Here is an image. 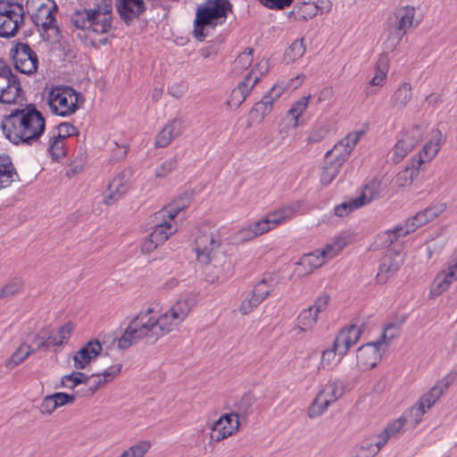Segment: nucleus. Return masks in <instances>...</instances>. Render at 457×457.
<instances>
[{
    "mask_svg": "<svg viewBox=\"0 0 457 457\" xmlns=\"http://www.w3.org/2000/svg\"><path fill=\"white\" fill-rule=\"evenodd\" d=\"M194 250L199 263L204 266L205 278L214 283L226 278L231 270V263L221 250L220 229L214 226L203 225L195 234Z\"/></svg>",
    "mask_w": 457,
    "mask_h": 457,
    "instance_id": "nucleus-1",
    "label": "nucleus"
},
{
    "mask_svg": "<svg viewBox=\"0 0 457 457\" xmlns=\"http://www.w3.org/2000/svg\"><path fill=\"white\" fill-rule=\"evenodd\" d=\"M446 210V204L442 202L436 203L418 212L413 217L408 219L404 225L396 226L392 230H387L385 234L386 241L389 244L397 241L400 237L414 232L418 228L433 220Z\"/></svg>",
    "mask_w": 457,
    "mask_h": 457,
    "instance_id": "nucleus-8",
    "label": "nucleus"
},
{
    "mask_svg": "<svg viewBox=\"0 0 457 457\" xmlns=\"http://www.w3.org/2000/svg\"><path fill=\"white\" fill-rule=\"evenodd\" d=\"M443 141V135L439 129L432 131L430 139L425 144L420 153V162L424 163L431 161L440 151Z\"/></svg>",
    "mask_w": 457,
    "mask_h": 457,
    "instance_id": "nucleus-31",
    "label": "nucleus"
},
{
    "mask_svg": "<svg viewBox=\"0 0 457 457\" xmlns=\"http://www.w3.org/2000/svg\"><path fill=\"white\" fill-rule=\"evenodd\" d=\"M56 409L57 406L52 395L45 396L39 406V410L43 414H52Z\"/></svg>",
    "mask_w": 457,
    "mask_h": 457,
    "instance_id": "nucleus-60",
    "label": "nucleus"
},
{
    "mask_svg": "<svg viewBox=\"0 0 457 457\" xmlns=\"http://www.w3.org/2000/svg\"><path fill=\"white\" fill-rule=\"evenodd\" d=\"M49 132L52 134H55V136H57L58 138H63L66 140L69 137L77 134V129L71 123L62 122L56 127H54Z\"/></svg>",
    "mask_w": 457,
    "mask_h": 457,
    "instance_id": "nucleus-52",
    "label": "nucleus"
},
{
    "mask_svg": "<svg viewBox=\"0 0 457 457\" xmlns=\"http://www.w3.org/2000/svg\"><path fill=\"white\" fill-rule=\"evenodd\" d=\"M18 177L11 158L6 154L0 155V190L11 186Z\"/></svg>",
    "mask_w": 457,
    "mask_h": 457,
    "instance_id": "nucleus-32",
    "label": "nucleus"
},
{
    "mask_svg": "<svg viewBox=\"0 0 457 457\" xmlns=\"http://www.w3.org/2000/svg\"><path fill=\"white\" fill-rule=\"evenodd\" d=\"M350 242V235L341 233L336 236L330 243H328L324 248L320 249L325 261L330 260L337 256L338 253L345 247Z\"/></svg>",
    "mask_w": 457,
    "mask_h": 457,
    "instance_id": "nucleus-33",
    "label": "nucleus"
},
{
    "mask_svg": "<svg viewBox=\"0 0 457 457\" xmlns=\"http://www.w3.org/2000/svg\"><path fill=\"white\" fill-rule=\"evenodd\" d=\"M22 287V281L20 278H14L9 281L0 292L1 298L10 297L18 293Z\"/></svg>",
    "mask_w": 457,
    "mask_h": 457,
    "instance_id": "nucleus-56",
    "label": "nucleus"
},
{
    "mask_svg": "<svg viewBox=\"0 0 457 457\" xmlns=\"http://www.w3.org/2000/svg\"><path fill=\"white\" fill-rule=\"evenodd\" d=\"M344 393V385L340 379H330L318 393L308 409V415L316 418L324 413L329 405L337 402Z\"/></svg>",
    "mask_w": 457,
    "mask_h": 457,
    "instance_id": "nucleus-12",
    "label": "nucleus"
},
{
    "mask_svg": "<svg viewBox=\"0 0 457 457\" xmlns=\"http://www.w3.org/2000/svg\"><path fill=\"white\" fill-rule=\"evenodd\" d=\"M191 202V195L186 193L177 199H175L172 203H170L168 206L163 208L160 212L157 213L162 218H168L170 220H174V218L178 215L179 212L184 210L190 204Z\"/></svg>",
    "mask_w": 457,
    "mask_h": 457,
    "instance_id": "nucleus-36",
    "label": "nucleus"
},
{
    "mask_svg": "<svg viewBox=\"0 0 457 457\" xmlns=\"http://www.w3.org/2000/svg\"><path fill=\"white\" fill-rule=\"evenodd\" d=\"M47 151L53 159H59L65 155V139L58 138L55 134L47 133Z\"/></svg>",
    "mask_w": 457,
    "mask_h": 457,
    "instance_id": "nucleus-42",
    "label": "nucleus"
},
{
    "mask_svg": "<svg viewBox=\"0 0 457 457\" xmlns=\"http://www.w3.org/2000/svg\"><path fill=\"white\" fill-rule=\"evenodd\" d=\"M412 96L411 86L410 83L403 82L398 88L394 92L391 96V104L393 107L397 109L404 108L411 101Z\"/></svg>",
    "mask_w": 457,
    "mask_h": 457,
    "instance_id": "nucleus-39",
    "label": "nucleus"
},
{
    "mask_svg": "<svg viewBox=\"0 0 457 457\" xmlns=\"http://www.w3.org/2000/svg\"><path fill=\"white\" fill-rule=\"evenodd\" d=\"M294 0H260L269 9L281 10L291 5Z\"/></svg>",
    "mask_w": 457,
    "mask_h": 457,
    "instance_id": "nucleus-61",
    "label": "nucleus"
},
{
    "mask_svg": "<svg viewBox=\"0 0 457 457\" xmlns=\"http://www.w3.org/2000/svg\"><path fill=\"white\" fill-rule=\"evenodd\" d=\"M415 8L410 5L398 9L396 12L398 22L395 32L389 37V39L393 40V47L400 43L408 29L419 25L420 21L415 20Z\"/></svg>",
    "mask_w": 457,
    "mask_h": 457,
    "instance_id": "nucleus-21",
    "label": "nucleus"
},
{
    "mask_svg": "<svg viewBox=\"0 0 457 457\" xmlns=\"http://www.w3.org/2000/svg\"><path fill=\"white\" fill-rule=\"evenodd\" d=\"M34 353L32 345L26 343L21 344V345L15 350L12 356L6 361V367L10 370L13 369L23 361H25L30 354Z\"/></svg>",
    "mask_w": 457,
    "mask_h": 457,
    "instance_id": "nucleus-41",
    "label": "nucleus"
},
{
    "mask_svg": "<svg viewBox=\"0 0 457 457\" xmlns=\"http://www.w3.org/2000/svg\"><path fill=\"white\" fill-rule=\"evenodd\" d=\"M388 440V436H386L383 432H381L379 435L374 436L371 440L365 441V447H368L369 451L374 452L375 456L378 451L387 443Z\"/></svg>",
    "mask_w": 457,
    "mask_h": 457,
    "instance_id": "nucleus-54",
    "label": "nucleus"
},
{
    "mask_svg": "<svg viewBox=\"0 0 457 457\" xmlns=\"http://www.w3.org/2000/svg\"><path fill=\"white\" fill-rule=\"evenodd\" d=\"M312 96H303L301 98H299L297 101H295L290 109L287 111V114L291 116L293 122H292V128L295 129L299 125V118L300 116L306 111L310 99Z\"/></svg>",
    "mask_w": 457,
    "mask_h": 457,
    "instance_id": "nucleus-40",
    "label": "nucleus"
},
{
    "mask_svg": "<svg viewBox=\"0 0 457 457\" xmlns=\"http://www.w3.org/2000/svg\"><path fill=\"white\" fill-rule=\"evenodd\" d=\"M325 259L320 250L303 254L301 257V265L306 266L309 270H314L325 263Z\"/></svg>",
    "mask_w": 457,
    "mask_h": 457,
    "instance_id": "nucleus-46",
    "label": "nucleus"
},
{
    "mask_svg": "<svg viewBox=\"0 0 457 457\" xmlns=\"http://www.w3.org/2000/svg\"><path fill=\"white\" fill-rule=\"evenodd\" d=\"M239 427V417L231 412L221 415L211 425L210 437L214 442H220L230 436Z\"/></svg>",
    "mask_w": 457,
    "mask_h": 457,
    "instance_id": "nucleus-22",
    "label": "nucleus"
},
{
    "mask_svg": "<svg viewBox=\"0 0 457 457\" xmlns=\"http://www.w3.org/2000/svg\"><path fill=\"white\" fill-rule=\"evenodd\" d=\"M386 352L383 345L381 346L377 341L367 343L358 348L357 366L363 371L370 370L381 361Z\"/></svg>",
    "mask_w": 457,
    "mask_h": 457,
    "instance_id": "nucleus-20",
    "label": "nucleus"
},
{
    "mask_svg": "<svg viewBox=\"0 0 457 457\" xmlns=\"http://www.w3.org/2000/svg\"><path fill=\"white\" fill-rule=\"evenodd\" d=\"M303 76L297 75L287 83L284 81L275 84L250 111V118L262 120L273 109L274 102L278 99L287 88L295 89L302 85Z\"/></svg>",
    "mask_w": 457,
    "mask_h": 457,
    "instance_id": "nucleus-11",
    "label": "nucleus"
},
{
    "mask_svg": "<svg viewBox=\"0 0 457 457\" xmlns=\"http://www.w3.org/2000/svg\"><path fill=\"white\" fill-rule=\"evenodd\" d=\"M81 94L73 87L65 85H54L46 93V104L49 112L55 116L67 118L79 110Z\"/></svg>",
    "mask_w": 457,
    "mask_h": 457,
    "instance_id": "nucleus-6",
    "label": "nucleus"
},
{
    "mask_svg": "<svg viewBox=\"0 0 457 457\" xmlns=\"http://www.w3.org/2000/svg\"><path fill=\"white\" fill-rule=\"evenodd\" d=\"M329 300V295L324 294L312 305L302 310L297 317V327L302 331L312 329L317 324L319 314L327 309Z\"/></svg>",
    "mask_w": 457,
    "mask_h": 457,
    "instance_id": "nucleus-18",
    "label": "nucleus"
},
{
    "mask_svg": "<svg viewBox=\"0 0 457 457\" xmlns=\"http://www.w3.org/2000/svg\"><path fill=\"white\" fill-rule=\"evenodd\" d=\"M52 396L55 402L57 408L62 407L67 403H71L75 400V395H70L62 392L54 393L52 395Z\"/></svg>",
    "mask_w": 457,
    "mask_h": 457,
    "instance_id": "nucleus-63",
    "label": "nucleus"
},
{
    "mask_svg": "<svg viewBox=\"0 0 457 457\" xmlns=\"http://www.w3.org/2000/svg\"><path fill=\"white\" fill-rule=\"evenodd\" d=\"M196 303L195 295H187L179 298L162 312L159 314L156 312L157 326L161 337L176 330L187 318Z\"/></svg>",
    "mask_w": 457,
    "mask_h": 457,
    "instance_id": "nucleus-7",
    "label": "nucleus"
},
{
    "mask_svg": "<svg viewBox=\"0 0 457 457\" xmlns=\"http://www.w3.org/2000/svg\"><path fill=\"white\" fill-rule=\"evenodd\" d=\"M419 423L407 409L398 419L390 422L382 432L390 439L398 436L405 429L414 428Z\"/></svg>",
    "mask_w": 457,
    "mask_h": 457,
    "instance_id": "nucleus-28",
    "label": "nucleus"
},
{
    "mask_svg": "<svg viewBox=\"0 0 457 457\" xmlns=\"http://www.w3.org/2000/svg\"><path fill=\"white\" fill-rule=\"evenodd\" d=\"M338 355V352L333 345L331 348L326 349L322 352L320 366L326 368L332 365L335 362L336 356Z\"/></svg>",
    "mask_w": 457,
    "mask_h": 457,
    "instance_id": "nucleus-59",
    "label": "nucleus"
},
{
    "mask_svg": "<svg viewBox=\"0 0 457 457\" xmlns=\"http://www.w3.org/2000/svg\"><path fill=\"white\" fill-rule=\"evenodd\" d=\"M253 61V49L246 48L242 52L233 62L234 69L237 71H244L249 68Z\"/></svg>",
    "mask_w": 457,
    "mask_h": 457,
    "instance_id": "nucleus-51",
    "label": "nucleus"
},
{
    "mask_svg": "<svg viewBox=\"0 0 457 457\" xmlns=\"http://www.w3.org/2000/svg\"><path fill=\"white\" fill-rule=\"evenodd\" d=\"M184 130L183 120L181 119H173L169 121L158 133L155 138L157 147H165L178 137Z\"/></svg>",
    "mask_w": 457,
    "mask_h": 457,
    "instance_id": "nucleus-29",
    "label": "nucleus"
},
{
    "mask_svg": "<svg viewBox=\"0 0 457 457\" xmlns=\"http://www.w3.org/2000/svg\"><path fill=\"white\" fill-rule=\"evenodd\" d=\"M230 10L231 4L228 0H206L196 11L194 21L195 37L200 41L204 40L207 36L205 29H212L222 24Z\"/></svg>",
    "mask_w": 457,
    "mask_h": 457,
    "instance_id": "nucleus-5",
    "label": "nucleus"
},
{
    "mask_svg": "<svg viewBox=\"0 0 457 457\" xmlns=\"http://www.w3.org/2000/svg\"><path fill=\"white\" fill-rule=\"evenodd\" d=\"M134 170L127 167L119 171L110 181L104 194V203L107 205L120 199L130 188L133 182Z\"/></svg>",
    "mask_w": 457,
    "mask_h": 457,
    "instance_id": "nucleus-17",
    "label": "nucleus"
},
{
    "mask_svg": "<svg viewBox=\"0 0 457 457\" xmlns=\"http://www.w3.org/2000/svg\"><path fill=\"white\" fill-rule=\"evenodd\" d=\"M102 351V345L98 340L87 342L73 356V365L77 370L85 369L90 361L95 359Z\"/></svg>",
    "mask_w": 457,
    "mask_h": 457,
    "instance_id": "nucleus-27",
    "label": "nucleus"
},
{
    "mask_svg": "<svg viewBox=\"0 0 457 457\" xmlns=\"http://www.w3.org/2000/svg\"><path fill=\"white\" fill-rule=\"evenodd\" d=\"M88 376L80 371H73L69 375H64L61 378V386L68 389H74L81 384L87 383Z\"/></svg>",
    "mask_w": 457,
    "mask_h": 457,
    "instance_id": "nucleus-45",
    "label": "nucleus"
},
{
    "mask_svg": "<svg viewBox=\"0 0 457 457\" xmlns=\"http://www.w3.org/2000/svg\"><path fill=\"white\" fill-rule=\"evenodd\" d=\"M25 7L15 0H0V37L16 35L24 23Z\"/></svg>",
    "mask_w": 457,
    "mask_h": 457,
    "instance_id": "nucleus-10",
    "label": "nucleus"
},
{
    "mask_svg": "<svg viewBox=\"0 0 457 457\" xmlns=\"http://www.w3.org/2000/svg\"><path fill=\"white\" fill-rule=\"evenodd\" d=\"M276 287L275 279L270 277H264L253 287L252 293L262 302L273 291Z\"/></svg>",
    "mask_w": 457,
    "mask_h": 457,
    "instance_id": "nucleus-43",
    "label": "nucleus"
},
{
    "mask_svg": "<svg viewBox=\"0 0 457 457\" xmlns=\"http://www.w3.org/2000/svg\"><path fill=\"white\" fill-rule=\"evenodd\" d=\"M380 184L376 179L370 180L365 184L360 195L354 198L346 200L334 208L335 214L343 218L352 212L366 205L379 195Z\"/></svg>",
    "mask_w": 457,
    "mask_h": 457,
    "instance_id": "nucleus-14",
    "label": "nucleus"
},
{
    "mask_svg": "<svg viewBox=\"0 0 457 457\" xmlns=\"http://www.w3.org/2000/svg\"><path fill=\"white\" fill-rule=\"evenodd\" d=\"M5 137L13 145H34L46 131V119L34 105L12 111L2 123Z\"/></svg>",
    "mask_w": 457,
    "mask_h": 457,
    "instance_id": "nucleus-2",
    "label": "nucleus"
},
{
    "mask_svg": "<svg viewBox=\"0 0 457 457\" xmlns=\"http://www.w3.org/2000/svg\"><path fill=\"white\" fill-rule=\"evenodd\" d=\"M413 170L405 168L398 172L396 177V182L399 186H406L412 182Z\"/></svg>",
    "mask_w": 457,
    "mask_h": 457,
    "instance_id": "nucleus-62",
    "label": "nucleus"
},
{
    "mask_svg": "<svg viewBox=\"0 0 457 457\" xmlns=\"http://www.w3.org/2000/svg\"><path fill=\"white\" fill-rule=\"evenodd\" d=\"M104 380V378L101 374H92L90 377H88L87 383H85L87 386L86 389H82V395H93L100 387L108 383L107 381Z\"/></svg>",
    "mask_w": 457,
    "mask_h": 457,
    "instance_id": "nucleus-47",
    "label": "nucleus"
},
{
    "mask_svg": "<svg viewBox=\"0 0 457 457\" xmlns=\"http://www.w3.org/2000/svg\"><path fill=\"white\" fill-rule=\"evenodd\" d=\"M163 221L155 225L151 232V237L159 245L165 242L172 234L177 231V226L174 220L168 218H162Z\"/></svg>",
    "mask_w": 457,
    "mask_h": 457,
    "instance_id": "nucleus-34",
    "label": "nucleus"
},
{
    "mask_svg": "<svg viewBox=\"0 0 457 457\" xmlns=\"http://www.w3.org/2000/svg\"><path fill=\"white\" fill-rule=\"evenodd\" d=\"M389 57L386 54H380L376 62L374 75L386 78L389 71Z\"/></svg>",
    "mask_w": 457,
    "mask_h": 457,
    "instance_id": "nucleus-57",
    "label": "nucleus"
},
{
    "mask_svg": "<svg viewBox=\"0 0 457 457\" xmlns=\"http://www.w3.org/2000/svg\"><path fill=\"white\" fill-rule=\"evenodd\" d=\"M270 69L269 61L267 59L260 60L254 66L253 69L248 74H253L254 76L259 77V80L261 77L265 75Z\"/></svg>",
    "mask_w": 457,
    "mask_h": 457,
    "instance_id": "nucleus-64",
    "label": "nucleus"
},
{
    "mask_svg": "<svg viewBox=\"0 0 457 457\" xmlns=\"http://www.w3.org/2000/svg\"><path fill=\"white\" fill-rule=\"evenodd\" d=\"M159 338L161 335L157 326L156 312L154 308H146L129 322L118 340V346L120 349H127L139 340L154 344Z\"/></svg>",
    "mask_w": 457,
    "mask_h": 457,
    "instance_id": "nucleus-3",
    "label": "nucleus"
},
{
    "mask_svg": "<svg viewBox=\"0 0 457 457\" xmlns=\"http://www.w3.org/2000/svg\"><path fill=\"white\" fill-rule=\"evenodd\" d=\"M364 134L365 131L363 129L349 133L325 154L327 162H334L337 166L342 167Z\"/></svg>",
    "mask_w": 457,
    "mask_h": 457,
    "instance_id": "nucleus-16",
    "label": "nucleus"
},
{
    "mask_svg": "<svg viewBox=\"0 0 457 457\" xmlns=\"http://www.w3.org/2000/svg\"><path fill=\"white\" fill-rule=\"evenodd\" d=\"M258 82V76L247 74L237 87L232 90L228 104L230 106L239 107Z\"/></svg>",
    "mask_w": 457,
    "mask_h": 457,
    "instance_id": "nucleus-26",
    "label": "nucleus"
},
{
    "mask_svg": "<svg viewBox=\"0 0 457 457\" xmlns=\"http://www.w3.org/2000/svg\"><path fill=\"white\" fill-rule=\"evenodd\" d=\"M262 302L251 292L242 301L239 306V312L243 315L249 314Z\"/></svg>",
    "mask_w": 457,
    "mask_h": 457,
    "instance_id": "nucleus-55",
    "label": "nucleus"
},
{
    "mask_svg": "<svg viewBox=\"0 0 457 457\" xmlns=\"http://www.w3.org/2000/svg\"><path fill=\"white\" fill-rule=\"evenodd\" d=\"M457 280L453 273L449 272L445 269L440 271L435 278L430 288V295L432 296H438L446 291L450 286Z\"/></svg>",
    "mask_w": 457,
    "mask_h": 457,
    "instance_id": "nucleus-37",
    "label": "nucleus"
},
{
    "mask_svg": "<svg viewBox=\"0 0 457 457\" xmlns=\"http://www.w3.org/2000/svg\"><path fill=\"white\" fill-rule=\"evenodd\" d=\"M403 263V254L401 252L388 250L382 257L377 274V281L379 284L386 283Z\"/></svg>",
    "mask_w": 457,
    "mask_h": 457,
    "instance_id": "nucleus-23",
    "label": "nucleus"
},
{
    "mask_svg": "<svg viewBox=\"0 0 457 457\" xmlns=\"http://www.w3.org/2000/svg\"><path fill=\"white\" fill-rule=\"evenodd\" d=\"M301 212L302 203L299 201L286 204L270 212L261 220L250 223V226L253 230L252 235H255L256 237L261 236L277 228L278 225L290 220L295 215L301 213Z\"/></svg>",
    "mask_w": 457,
    "mask_h": 457,
    "instance_id": "nucleus-9",
    "label": "nucleus"
},
{
    "mask_svg": "<svg viewBox=\"0 0 457 457\" xmlns=\"http://www.w3.org/2000/svg\"><path fill=\"white\" fill-rule=\"evenodd\" d=\"M400 333L399 327L395 324H388L383 330L381 337L377 340L378 344L383 345L386 351L392 340Z\"/></svg>",
    "mask_w": 457,
    "mask_h": 457,
    "instance_id": "nucleus-50",
    "label": "nucleus"
},
{
    "mask_svg": "<svg viewBox=\"0 0 457 457\" xmlns=\"http://www.w3.org/2000/svg\"><path fill=\"white\" fill-rule=\"evenodd\" d=\"M22 89L17 77L6 79L5 83L0 87V103L11 104L22 100Z\"/></svg>",
    "mask_w": 457,
    "mask_h": 457,
    "instance_id": "nucleus-30",
    "label": "nucleus"
},
{
    "mask_svg": "<svg viewBox=\"0 0 457 457\" xmlns=\"http://www.w3.org/2000/svg\"><path fill=\"white\" fill-rule=\"evenodd\" d=\"M73 326L71 322H67L58 328L55 333H52L49 337V343L51 346H61L67 343Z\"/></svg>",
    "mask_w": 457,
    "mask_h": 457,
    "instance_id": "nucleus-44",
    "label": "nucleus"
},
{
    "mask_svg": "<svg viewBox=\"0 0 457 457\" xmlns=\"http://www.w3.org/2000/svg\"><path fill=\"white\" fill-rule=\"evenodd\" d=\"M340 168V166H337L334 162H327L325 159V163L320 174L321 184L324 186L329 185L337 176Z\"/></svg>",
    "mask_w": 457,
    "mask_h": 457,
    "instance_id": "nucleus-48",
    "label": "nucleus"
},
{
    "mask_svg": "<svg viewBox=\"0 0 457 457\" xmlns=\"http://www.w3.org/2000/svg\"><path fill=\"white\" fill-rule=\"evenodd\" d=\"M426 131L427 127L423 125H416L405 129L393 148L391 156L393 162H400L423 138Z\"/></svg>",
    "mask_w": 457,
    "mask_h": 457,
    "instance_id": "nucleus-15",
    "label": "nucleus"
},
{
    "mask_svg": "<svg viewBox=\"0 0 457 457\" xmlns=\"http://www.w3.org/2000/svg\"><path fill=\"white\" fill-rule=\"evenodd\" d=\"M71 21L79 29L96 35L107 34L112 27V7L110 3L96 4L94 8L77 10L71 15Z\"/></svg>",
    "mask_w": 457,
    "mask_h": 457,
    "instance_id": "nucleus-4",
    "label": "nucleus"
},
{
    "mask_svg": "<svg viewBox=\"0 0 457 457\" xmlns=\"http://www.w3.org/2000/svg\"><path fill=\"white\" fill-rule=\"evenodd\" d=\"M33 21L37 27H41L44 30H48L54 26L55 18L53 14V8L46 4H41L37 12L33 15Z\"/></svg>",
    "mask_w": 457,
    "mask_h": 457,
    "instance_id": "nucleus-38",
    "label": "nucleus"
},
{
    "mask_svg": "<svg viewBox=\"0 0 457 457\" xmlns=\"http://www.w3.org/2000/svg\"><path fill=\"white\" fill-rule=\"evenodd\" d=\"M115 7L120 19L126 24H130L145 11L144 0H116Z\"/></svg>",
    "mask_w": 457,
    "mask_h": 457,
    "instance_id": "nucleus-25",
    "label": "nucleus"
},
{
    "mask_svg": "<svg viewBox=\"0 0 457 457\" xmlns=\"http://www.w3.org/2000/svg\"><path fill=\"white\" fill-rule=\"evenodd\" d=\"M361 329L356 325L344 328L334 340V346L338 352L339 359L345 355L349 349L353 346L361 337ZM338 360L337 361H339Z\"/></svg>",
    "mask_w": 457,
    "mask_h": 457,
    "instance_id": "nucleus-24",
    "label": "nucleus"
},
{
    "mask_svg": "<svg viewBox=\"0 0 457 457\" xmlns=\"http://www.w3.org/2000/svg\"><path fill=\"white\" fill-rule=\"evenodd\" d=\"M305 52V46L303 40L294 41L288 49L286 51V59L288 62H295L303 55Z\"/></svg>",
    "mask_w": 457,
    "mask_h": 457,
    "instance_id": "nucleus-53",
    "label": "nucleus"
},
{
    "mask_svg": "<svg viewBox=\"0 0 457 457\" xmlns=\"http://www.w3.org/2000/svg\"><path fill=\"white\" fill-rule=\"evenodd\" d=\"M12 60L15 68L21 73L33 74L38 66V60L36 53L29 45L19 43L12 53Z\"/></svg>",
    "mask_w": 457,
    "mask_h": 457,
    "instance_id": "nucleus-19",
    "label": "nucleus"
},
{
    "mask_svg": "<svg viewBox=\"0 0 457 457\" xmlns=\"http://www.w3.org/2000/svg\"><path fill=\"white\" fill-rule=\"evenodd\" d=\"M177 157L170 158L163 162L155 169V175L158 178H164L177 167Z\"/></svg>",
    "mask_w": 457,
    "mask_h": 457,
    "instance_id": "nucleus-58",
    "label": "nucleus"
},
{
    "mask_svg": "<svg viewBox=\"0 0 457 457\" xmlns=\"http://www.w3.org/2000/svg\"><path fill=\"white\" fill-rule=\"evenodd\" d=\"M191 202V195L186 193L177 199H175L172 203H170L168 206L163 208L160 212L157 213L162 218H168L170 220H174V218L178 215L179 212L184 210L190 204Z\"/></svg>",
    "mask_w": 457,
    "mask_h": 457,
    "instance_id": "nucleus-35",
    "label": "nucleus"
},
{
    "mask_svg": "<svg viewBox=\"0 0 457 457\" xmlns=\"http://www.w3.org/2000/svg\"><path fill=\"white\" fill-rule=\"evenodd\" d=\"M455 378L454 373H448L426 392L415 405L408 409L419 422L422 420L427 411L436 403L449 386L453 384Z\"/></svg>",
    "mask_w": 457,
    "mask_h": 457,
    "instance_id": "nucleus-13",
    "label": "nucleus"
},
{
    "mask_svg": "<svg viewBox=\"0 0 457 457\" xmlns=\"http://www.w3.org/2000/svg\"><path fill=\"white\" fill-rule=\"evenodd\" d=\"M150 447L149 441H140L123 451L119 457H143Z\"/></svg>",
    "mask_w": 457,
    "mask_h": 457,
    "instance_id": "nucleus-49",
    "label": "nucleus"
}]
</instances>
